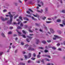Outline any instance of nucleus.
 Segmentation results:
<instances>
[{"mask_svg":"<svg viewBox=\"0 0 65 65\" xmlns=\"http://www.w3.org/2000/svg\"><path fill=\"white\" fill-rule=\"evenodd\" d=\"M25 59H29V58H30L31 57V54L29 53V54L28 57H27V56L26 55H25L24 56Z\"/></svg>","mask_w":65,"mask_h":65,"instance_id":"f03ea898","label":"nucleus"},{"mask_svg":"<svg viewBox=\"0 0 65 65\" xmlns=\"http://www.w3.org/2000/svg\"><path fill=\"white\" fill-rule=\"evenodd\" d=\"M24 44L23 43V42H21V45H24Z\"/></svg>","mask_w":65,"mask_h":65,"instance_id":"49530a36","label":"nucleus"},{"mask_svg":"<svg viewBox=\"0 0 65 65\" xmlns=\"http://www.w3.org/2000/svg\"><path fill=\"white\" fill-rule=\"evenodd\" d=\"M32 20H36V19H35L33 17H32Z\"/></svg>","mask_w":65,"mask_h":65,"instance_id":"7c9ffc66","label":"nucleus"},{"mask_svg":"<svg viewBox=\"0 0 65 65\" xmlns=\"http://www.w3.org/2000/svg\"><path fill=\"white\" fill-rule=\"evenodd\" d=\"M50 30L51 32L52 33H54V30L53 29H52V28H50Z\"/></svg>","mask_w":65,"mask_h":65,"instance_id":"39448f33","label":"nucleus"},{"mask_svg":"<svg viewBox=\"0 0 65 65\" xmlns=\"http://www.w3.org/2000/svg\"><path fill=\"white\" fill-rule=\"evenodd\" d=\"M27 13H28V14H30V12H29V11H27Z\"/></svg>","mask_w":65,"mask_h":65,"instance_id":"58836bf2","label":"nucleus"},{"mask_svg":"<svg viewBox=\"0 0 65 65\" xmlns=\"http://www.w3.org/2000/svg\"><path fill=\"white\" fill-rule=\"evenodd\" d=\"M65 21L64 20H63L62 21V23L63 25H65Z\"/></svg>","mask_w":65,"mask_h":65,"instance_id":"f3484780","label":"nucleus"},{"mask_svg":"<svg viewBox=\"0 0 65 65\" xmlns=\"http://www.w3.org/2000/svg\"><path fill=\"white\" fill-rule=\"evenodd\" d=\"M2 35L3 37H5V35H4V34L3 33H2Z\"/></svg>","mask_w":65,"mask_h":65,"instance_id":"5701e85b","label":"nucleus"},{"mask_svg":"<svg viewBox=\"0 0 65 65\" xmlns=\"http://www.w3.org/2000/svg\"><path fill=\"white\" fill-rule=\"evenodd\" d=\"M62 12L63 13H65V10H63L62 11Z\"/></svg>","mask_w":65,"mask_h":65,"instance_id":"dca6fc26","label":"nucleus"},{"mask_svg":"<svg viewBox=\"0 0 65 65\" xmlns=\"http://www.w3.org/2000/svg\"><path fill=\"white\" fill-rule=\"evenodd\" d=\"M28 31H29V32H30L31 33H32V32H33V31L29 29L28 30Z\"/></svg>","mask_w":65,"mask_h":65,"instance_id":"412c9836","label":"nucleus"},{"mask_svg":"<svg viewBox=\"0 0 65 65\" xmlns=\"http://www.w3.org/2000/svg\"><path fill=\"white\" fill-rule=\"evenodd\" d=\"M3 54V52H0V56H1L2 54Z\"/></svg>","mask_w":65,"mask_h":65,"instance_id":"79ce46f5","label":"nucleus"},{"mask_svg":"<svg viewBox=\"0 0 65 65\" xmlns=\"http://www.w3.org/2000/svg\"><path fill=\"white\" fill-rule=\"evenodd\" d=\"M52 49H53V50H56V47H52Z\"/></svg>","mask_w":65,"mask_h":65,"instance_id":"393cba45","label":"nucleus"},{"mask_svg":"<svg viewBox=\"0 0 65 65\" xmlns=\"http://www.w3.org/2000/svg\"><path fill=\"white\" fill-rule=\"evenodd\" d=\"M11 33H12V32H11V31H10L8 33V34H11Z\"/></svg>","mask_w":65,"mask_h":65,"instance_id":"de8ad7c7","label":"nucleus"},{"mask_svg":"<svg viewBox=\"0 0 65 65\" xmlns=\"http://www.w3.org/2000/svg\"><path fill=\"white\" fill-rule=\"evenodd\" d=\"M47 42H48L49 43V42H51V40H49L48 41L47 40Z\"/></svg>","mask_w":65,"mask_h":65,"instance_id":"c03bdc74","label":"nucleus"},{"mask_svg":"<svg viewBox=\"0 0 65 65\" xmlns=\"http://www.w3.org/2000/svg\"><path fill=\"white\" fill-rule=\"evenodd\" d=\"M42 43H44V44H45L46 43V42L45 41H42Z\"/></svg>","mask_w":65,"mask_h":65,"instance_id":"ddd939ff","label":"nucleus"},{"mask_svg":"<svg viewBox=\"0 0 65 65\" xmlns=\"http://www.w3.org/2000/svg\"><path fill=\"white\" fill-rule=\"evenodd\" d=\"M33 56L34 57H36V54L35 53H34L33 54Z\"/></svg>","mask_w":65,"mask_h":65,"instance_id":"b1692460","label":"nucleus"},{"mask_svg":"<svg viewBox=\"0 0 65 65\" xmlns=\"http://www.w3.org/2000/svg\"><path fill=\"white\" fill-rule=\"evenodd\" d=\"M40 55H38L37 56V58H40Z\"/></svg>","mask_w":65,"mask_h":65,"instance_id":"aec40b11","label":"nucleus"},{"mask_svg":"<svg viewBox=\"0 0 65 65\" xmlns=\"http://www.w3.org/2000/svg\"><path fill=\"white\" fill-rule=\"evenodd\" d=\"M37 42H36V43L37 44H38V42H39V40L38 39L36 40Z\"/></svg>","mask_w":65,"mask_h":65,"instance_id":"6e6552de","label":"nucleus"},{"mask_svg":"<svg viewBox=\"0 0 65 65\" xmlns=\"http://www.w3.org/2000/svg\"><path fill=\"white\" fill-rule=\"evenodd\" d=\"M54 37H53V40H56V38H61V37H59V36H56V35H54Z\"/></svg>","mask_w":65,"mask_h":65,"instance_id":"20e7f679","label":"nucleus"},{"mask_svg":"<svg viewBox=\"0 0 65 65\" xmlns=\"http://www.w3.org/2000/svg\"><path fill=\"white\" fill-rule=\"evenodd\" d=\"M44 52L45 53H47V52H48V51H47L46 50H44Z\"/></svg>","mask_w":65,"mask_h":65,"instance_id":"2f4dec72","label":"nucleus"},{"mask_svg":"<svg viewBox=\"0 0 65 65\" xmlns=\"http://www.w3.org/2000/svg\"><path fill=\"white\" fill-rule=\"evenodd\" d=\"M60 25L61 26V27H63V24H60Z\"/></svg>","mask_w":65,"mask_h":65,"instance_id":"bf43d9fd","label":"nucleus"},{"mask_svg":"<svg viewBox=\"0 0 65 65\" xmlns=\"http://www.w3.org/2000/svg\"><path fill=\"white\" fill-rule=\"evenodd\" d=\"M8 13L9 14H10V15L9 16L10 17V21H9L7 22V24H9V25L11 24V22L12 21V18H13V15L10 14V12H9Z\"/></svg>","mask_w":65,"mask_h":65,"instance_id":"f257e3e1","label":"nucleus"},{"mask_svg":"<svg viewBox=\"0 0 65 65\" xmlns=\"http://www.w3.org/2000/svg\"><path fill=\"white\" fill-rule=\"evenodd\" d=\"M45 59L46 61H50V59H49L46 58Z\"/></svg>","mask_w":65,"mask_h":65,"instance_id":"4c0bfd02","label":"nucleus"},{"mask_svg":"<svg viewBox=\"0 0 65 65\" xmlns=\"http://www.w3.org/2000/svg\"><path fill=\"white\" fill-rule=\"evenodd\" d=\"M27 37L29 38L30 40H31L32 38V37H30L29 36H27Z\"/></svg>","mask_w":65,"mask_h":65,"instance_id":"1a4fd4ad","label":"nucleus"},{"mask_svg":"<svg viewBox=\"0 0 65 65\" xmlns=\"http://www.w3.org/2000/svg\"><path fill=\"white\" fill-rule=\"evenodd\" d=\"M20 64H21V65H25V64L24 63H20Z\"/></svg>","mask_w":65,"mask_h":65,"instance_id":"ea45409f","label":"nucleus"},{"mask_svg":"<svg viewBox=\"0 0 65 65\" xmlns=\"http://www.w3.org/2000/svg\"><path fill=\"white\" fill-rule=\"evenodd\" d=\"M58 51H61V48H59L58 49Z\"/></svg>","mask_w":65,"mask_h":65,"instance_id":"6e6d98bb","label":"nucleus"},{"mask_svg":"<svg viewBox=\"0 0 65 65\" xmlns=\"http://www.w3.org/2000/svg\"><path fill=\"white\" fill-rule=\"evenodd\" d=\"M36 59V58H34V57H32L31 58V60H35V59Z\"/></svg>","mask_w":65,"mask_h":65,"instance_id":"cd10ccee","label":"nucleus"},{"mask_svg":"<svg viewBox=\"0 0 65 65\" xmlns=\"http://www.w3.org/2000/svg\"><path fill=\"white\" fill-rule=\"evenodd\" d=\"M56 22H61V20L60 19H58L57 20Z\"/></svg>","mask_w":65,"mask_h":65,"instance_id":"9b49d317","label":"nucleus"},{"mask_svg":"<svg viewBox=\"0 0 65 65\" xmlns=\"http://www.w3.org/2000/svg\"><path fill=\"white\" fill-rule=\"evenodd\" d=\"M9 29H13V27H10Z\"/></svg>","mask_w":65,"mask_h":65,"instance_id":"8fccbe9b","label":"nucleus"},{"mask_svg":"<svg viewBox=\"0 0 65 65\" xmlns=\"http://www.w3.org/2000/svg\"><path fill=\"white\" fill-rule=\"evenodd\" d=\"M26 17H29V18H31V16L30 15H29L28 14L26 15Z\"/></svg>","mask_w":65,"mask_h":65,"instance_id":"2eb2a0df","label":"nucleus"},{"mask_svg":"<svg viewBox=\"0 0 65 65\" xmlns=\"http://www.w3.org/2000/svg\"><path fill=\"white\" fill-rule=\"evenodd\" d=\"M35 24L37 26H39V25L38 24H37V23H36Z\"/></svg>","mask_w":65,"mask_h":65,"instance_id":"72a5a7b5","label":"nucleus"},{"mask_svg":"<svg viewBox=\"0 0 65 65\" xmlns=\"http://www.w3.org/2000/svg\"><path fill=\"white\" fill-rule=\"evenodd\" d=\"M38 5L39 7H41V5L39 4H38Z\"/></svg>","mask_w":65,"mask_h":65,"instance_id":"69168bd1","label":"nucleus"},{"mask_svg":"<svg viewBox=\"0 0 65 65\" xmlns=\"http://www.w3.org/2000/svg\"><path fill=\"white\" fill-rule=\"evenodd\" d=\"M18 17V15H17L16 16H15L14 17V19H15L16 18H17Z\"/></svg>","mask_w":65,"mask_h":65,"instance_id":"09e8293b","label":"nucleus"},{"mask_svg":"<svg viewBox=\"0 0 65 65\" xmlns=\"http://www.w3.org/2000/svg\"><path fill=\"white\" fill-rule=\"evenodd\" d=\"M40 3L41 4H42V6H43V2H40Z\"/></svg>","mask_w":65,"mask_h":65,"instance_id":"e433bc0d","label":"nucleus"},{"mask_svg":"<svg viewBox=\"0 0 65 65\" xmlns=\"http://www.w3.org/2000/svg\"><path fill=\"white\" fill-rule=\"evenodd\" d=\"M47 57L49 58H51V57L49 55H47Z\"/></svg>","mask_w":65,"mask_h":65,"instance_id":"3c124183","label":"nucleus"},{"mask_svg":"<svg viewBox=\"0 0 65 65\" xmlns=\"http://www.w3.org/2000/svg\"><path fill=\"white\" fill-rule=\"evenodd\" d=\"M6 9H5V10H3V12H5L6 11Z\"/></svg>","mask_w":65,"mask_h":65,"instance_id":"864d4df0","label":"nucleus"},{"mask_svg":"<svg viewBox=\"0 0 65 65\" xmlns=\"http://www.w3.org/2000/svg\"><path fill=\"white\" fill-rule=\"evenodd\" d=\"M0 19H1V20H2V21H6V20H8L9 18H5V19H4V18H3V17H0Z\"/></svg>","mask_w":65,"mask_h":65,"instance_id":"7ed1b4c3","label":"nucleus"},{"mask_svg":"<svg viewBox=\"0 0 65 65\" xmlns=\"http://www.w3.org/2000/svg\"><path fill=\"white\" fill-rule=\"evenodd\" d=\"M37 1V3H39V2H40V1L39 0H38Z\"/></svg>","mask_w":65,"mask_h":65,"instance_id":"4d7b16f0","label":"nucleus"},{"mask_svg":"<svg viewBox=\"0 0 65 65\" xmlns=\"http://www.w3.org/2000/svg\"><path fill=\"white\" fill-rule=\"evenodd\" d=\"M41 62L43 63V64H44V60L43 59H42L41 61Z\"/></svg>","mask_w":65,"mask_h":65,"instance_id":"37998d69","label":"nucleus"},{"mask_svg":"<svg viewBox=\"0 0 65 65\" xmlns=\"http://www.w3.org/2000/svg\"><path fill=\"white\" fill-rule=\"evenodd\" d=\"M47 11V8L46 7L45 8V11Z\"/></svg>","mask_w":65,"mask_h":65,"instance_id":"f704fd0d","label":"nucleus"},{"mask_svg":"<svg viewBox=\"0 0 65 65\" xmlns=\"http://www.w3.org/2000/svg\"><path fill=\"white\" fill-rule=\"evenodd\" d=\"M39 49H41V50H43V47H39Z\"/></svg>","mask_w":65,"mask_h":65,"instance_id":"a211bd4d","label":"nucleus"},{"mask_svg":"<svg viewBox=\"0 0 65 65\" xmlns=\"http://www.w3.org/2000/svg\"><path fill=\"white\" fill-rule=\"evenodd\" d=\"M19 19H20V20H21V21H23V20L22 19V17H19Z\"/></svg>","mask_w":65,"mask_h":65,"instance_id":"6ab92c4d","label":"nucleus"},{"mask_svg":"<svg viewBox=\"0 0 65 65\" xmlns=\"http://www.w3.org/2000/svg\"><path fill=\"white\" fill-rule=\"evenodd\" d=\"M51 21H46V23H48V24H49L50 23H51Z\"/></svg>","mask_w":65,"mask_h":65,"instance_id":"a878e982","label":"nucleus"},{"mask_svg":"<svg viewBox=\"0 0 65 65\" xmlns=\"http://www.w3.org/2000/svg\"><path fill=\"white\" fill-rule=\"evenodd\" d=\"M60 45V44H57V46H59Z\"/></svg>","mask_w":65,"mask_h":65,"instance_id":"603ef678","label":"nucleus"},{"mask_svg":"<svg viewBox=\"0 0 65 65\" xmlns=\"http://www.w3.org/2000/svg\"><path fill=\"white\" fill-rule=\"evenodd\" d=\"M44 28L45 29H46V30H47V27H46L45 26Z\"/></svg>","mask_w":65,"mask_h":65,"instance_id":"e2e57ef3","label":"nucleus"},{"mask_svg":"<svg viewBox=\"0 0 65 65\" xmlns=\"http://www.w3.org/2000/svg\"><path fill=\"white\" fill-rule=\"evenodd\" d=\"M37 63H40V61H38L37 62Z\"/></svg>","mask_w":65,"mask_h":65,"instance_id":"680f3d73","label":"nucleus"},{"mask_svg":"<svg viewBox=\"0 0 65 65\" xmlns=\"http://www.w3.org/2000/svg\"><path fill=\"white\" fill-rule=\"evenodd\" d=\"M23 26H24V25L22 23L20 24V26L21 27H23Z\"/></svg>","mask_w":65,"mask_h":65,"instance_id":"c756f323","label":"nucleus"},{"mask_svg":"<svg viewBox=\"0 0 65 65\" xmlns=\"http://www.w3.org/2000/svg\"><path fill=\"white\" fill-rule=\"evenodd\" d=\"M33 15L34 17H37V15H34V14H33Z\"/></svg>","mask_w":65,"mask_h":65,"instance_id":"13d9d810","label":"nucleus"},{"mask_svg":"<svg viewBox=\"0 0 65 65\" xmlns=\"http://www.w3.org/2000/svg\"><path fill=\"white\" fill-rule=\"evenodd\" d=\"M28 50H30V51H35V50L34 49V48H32L29 47L28 49Z\"/></svg>","mask_w":65,"mask_h":65,"instance_id":"423d86ee","label":"nucleus"},{"mask_svg":"<svg viewBox=\"0 0 65 65\" xmlns=\"http://www.w3.org/2000/svg\"><path fill=\"white\" fill-rule=\"evenodd\" d=\"M29 10H30V11H31V12H33V11L32 10H31V9H29Z\"/></svg>","mask_w":65,"mask_h":65,"instance_id":"c85d7f7f","label":"nucleus"},{"mask_svg":"<svg viewBox=\"0 0 65 65\" xmlns=\"http://www.w3.org/2000/svg\"><path fill=\"white\" fill-rule=\"evenodd\" d=\"M19 19H17V21H18V23H17L18 25H19V24H20V23H21V21H19Z\"/></svg>","mask_w":65,"mask_h":65,"instance_id":"0eeeda50","label":"nucleus"},{"mask_svg":"<svg viewBox=\"0 0 65 65\" xmlns=\"http://www.w3.org/2000/svg\"><path fill=\"white\" fill-rule=\"evenodd\" d=\"M18 34L19 36L21 35V33L19 31H18Z\"/></svg>","mask_w":65,"mask_h":65,"instance_id":"4468645a","label":"nucleus"},{"mask_svg":"<svg viewBox=\"0 0 65 65\" xmlns=\"http://www.w3.org/2000/svg\"><path fill=\"white\" fill-rule=\"evenodd\" d=\"M19 1L20 3H22V1H21L20 0H19Z\"/></svg>","mask_w":65,"mask_h":65,"instance_id":"052dcab7","label":"nucleus"},{"mask_svg":"<svg viewBox=\"0 0 65 65\" xmlns=\"http://www.w3.org/2000/svg\"><path fill=\"white\" fill-rule=\"evenodd\" d=\"M51 65V63H48L47 64V65Z\"/></svg>","mask_w":65,"mask_h":65,"instance_id":"0e129e2a","label":"nucleus"},{"mask_svg":"<svg viewBox=\"0 0 65 65\" xmlns=\"http://www.w3.org/2000/svg\"><path fill=\"white\" fill-rule=\"evenodd\" d=\"M37 11L38 12H40V13H42V12H41V11H39V10H37Z\"/></svg>","mask_w":65,"mask_h":65,"instance_id":"473e14b6","label":"nucleus"},{"mask_svg":"<svg viewBox=\"0 0 65 65\" xmlns=\"http://www.w3.org/2000/svg\"><path fill=\"white\" fill-rule=\"evenodd\" d=\"M41 12H42H42H43V10H42V9H41Z\"/></svg>","mask_w":65,"mask_h":65,"instance_id":"774afa93","label":"nucleus"},{"mask_svg":"<svg viewBox=\"0 0 65 65\" xmlns=\"http://www.w3.org/2000/svg\"><path fill=\"white\" fill-rule=\"evenodd\" d=\"M29 35L30 36H33L34 35L33 34H30Z\"/></svg>","mask_w":65,"mask_h":65,"instance_id":"5fc2aeb1","label":"nucleus"},{"mask_svg":"<svg viewBox=\"0 0 65 65\" xmlns=\"http://www.w3.org/2000/svg\"><path fill=\"white\" fill-rule=\"evenodd\" d=\"M45 19H46V17H43L42 18L43 20H44Z\"/></svg>","mask_w":65,"mask_h":65,"instance_id":"a18cd8bd","label":"nucleus"},{"mask_svg":"<svg viewBox=\"0 0 65 65\" xmlns=\"http://www.w3.org/2000/svg\"><path fill=\"white\" fill-rule=\"evenodd\" d=\"M18 29H22V27H20V26H18L17 27Z\"/></svg>","mask_w":65,"mask_h":65,"instance_id":"9d476101","label":"nucleus"},{"mask_svg":"<svg viewBox=\"0 0 65 65\" xmlns=\"http://www.w3.org/2000/svg\"><path fill=\"white\" fill-rule=\"evenodd\" d=\"M24 18L26 20V21H29V19L27 18Z\"/></svg>","mask_w":65,"mask_h":65,"instance_id":"c9c22d12","label":"nucleus"},{"mask_svg":"<svg viewBox=\"0 0 65 65\" xmlns=\"http://www.w3.org/2000/svg\"><path fill=\"white\" fill-rule=\"evenodd\" d=\"M26 41L27 42H30V41L29 40V39H26Z\"/></svg>","mask_w":65,"mask_h":65,"instance_id":"bb28decb","label":"nucleus"},{"mask_svg":"<svg viewBox=\"0 0 65 65\" xmlns=\"http://www.w3.org/2000/svg\"><path fill=\"white\" fill-rule=\"evenodd\" d=\"M17 35H13V36H16Z\"/></svg>","mask_w":65,"mask_h":65,"instance_id":"338daca9","label":"nucleus"},{"mask_svg":"<svg viewBox=\"0 0 65 65\" xmlns=\"http://www.w3.org/2000/svg\"><path fill=\"white\" fill-rule=\"evenodd\" d=\"M22 32L24 34H26V32H25V31L24 30H22Z\"/></svg>","mask_w":65,"mask_h":65,"instance_id":"f8f14e48","label":"nucleus"},{"mask_svg":"<svg viewBox=\"0 0 65 65\" xmlns=\"http://www.w3.org/2000/svg\"><path fill=\"white\" fill-rule=\"evenodd\" d=\"M23 37V38H26V36L25 35H22Z\"/></svg>","mask_w":65,"mask_h":65,"instance_id":"a19ab883","label":"nucleus"},{"mask_svg":"<svg viewBox=\"0 0 65 65\" xmlns=\"http://www.w3.org/2000/svg\"><path fill=\"white\" fill-rule=\"evenodd\" d=\"M29 46V45L28 44H27L25 45V47H27Z\"/></svg>","mask_w":65,"mask_h":65,"instance_id":"4be33fe9","label":"nucleus"}]
</instances>
